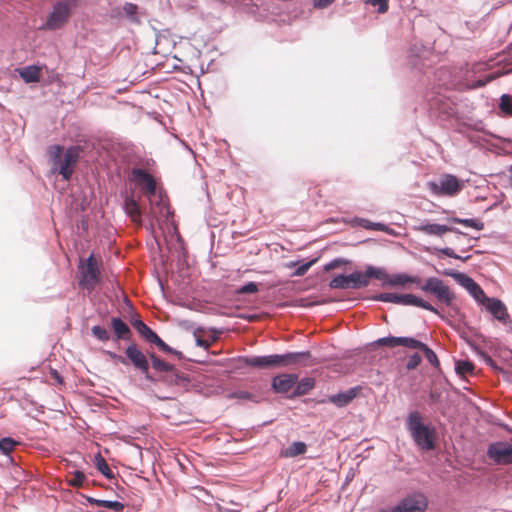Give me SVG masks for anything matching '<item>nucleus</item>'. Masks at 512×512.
<instances>
[{
    "label": "nucleus",
    "mask_w": 512,
    "mask_h": 512,
    "mask_svg": "<svg viewBox=\"0 0 512 512\" xmlns=\"http://www.w3.org/2000/svg\"><path fill=\"white\" fill-rule=\"evenodd\" d=\"M501 75L502 74L500 72L490 73V74L486 75L483 79H479V80L469 84L468 87L471 88V89H476V88L483 87L487 83L497 79Z\"/></svg>",
    "instance_id": "c85d7f7f"
},
{
    "label": "nucleus",
    "mask_w": 512,
    "mask_h": 512,
    "mask_svg": "<svg viewBox=\"0 0 512 512\" xmlns=\"http://www.w3.org/2000/svg\"><path fill=\"white\" fill-rule=\"evenodd\" d=\"M78 6V0H59L48 14L41 27L44 30L55 31L63 28L70 20L73 10Z\"/></svg>",
    "instance_id": "39448f33"
},
{
    "label": "nucleus",
    "mask_w": 512,
    "mask_h": 512,
    "mask_svg": "<svg viewBox=\"0 0 512 512\" xmlns=\"http://www.w3.org/2000/svg\"><path fill=\"white\" fill-rule=\"evenodd\" d=\"M374 271L380 272L379 276H381V277H374V278L378 279V280L384 281L383 285H387V286H390V287H396V286L404 287L408 283L419 284L421 282V279L419 277L409 276L407 274H393V275H389L382 268L374 267Z\"/></svg>",
    "instance_id": "4468645a"
},
{
    "label": "nucleus",
    "mask_w": 512,
    "mask_h": 512,
    "mask_svg": "<svg viewBox=\"0 0 512 512\" xmlns=\"http://www.w3.org/2000/svg\"><path fill=\"white\" fill-rule=\"evenodd\" d=\"M421 356L418 353L411 355L407 361L406 367L408 370L416 369L421 363Z\"/></svg>",
    "instance_id": "a18cd8bd"
},
{
    "label": "nucleus",
    "mask_w": 512,
    "mask_h": 512,
    "mask_svg": "<svg viewBox=\"0 0 512 512\" xmlns=\"http://www.w3.org/2000/svg\"><path fill=\"white\" fill-rule=\"evenodd\" d=\"M296 374H281L273 378L272 387L277 393L289 392L297 383Z\"/></svg>",
    "instance_id": "dca6fc26"
},
{
    "label": "nucleus",
    "mask_w": 512,
    "mask_h": 512,
    "mask_svg": "<svg viewBox=\"0 0 512 512\" xmlns=\"http://www.w3.org/2000/svg\"><path fill=\"white\" fill-rule=\"evenodd\" d=\"M366 3L378 8L379 13H385L388 10V0H366Z\"/></svg>",
    "instance_id": "79ce46f5"
},
{
    "label": "nucleus",
    "mask_w": 512,
    "mask_h": 512,
    "mask_svg": "<svg viewBox=\"0 0 512 512\" xmlns=\"http://www.w3.org/2000/svg\"><path fill=\"white\" fill-rule=\"evenodd\" d=\"M434 251H436L438 253H442V254L450 257V258L460 259L462 261H467L471 257L469 255L465 256V257H462V256L456 254L454 252V250L452 248H449V247H445V248H441V249L434 248Z\"/></svg>",
    "instance_id": "ea45409f"
},
{
    "label": "nucleus",
    "mask_w": 512,
    "mask_h": 512,
    "mask_svg": "<svg viewBox=\"0 0 512 512\" xmlns=\"http://www.w3.org/2000/svg\"><path fill=\"white\" fill-rule=\"evenodd\" d=\"M86 481V476L81 471H74L72 473V478L68 480V484L75 488H81L84 486Z\"/></svg>",
    "instance_id": "c756f323"
},
{
    "label": "nucleus",
    "mask_w": 512,
    "mask_h": 512,
    "mask_svg": "<svg viewBox=\"0 0 512 512\" xmlns=\"http://www.w3.org/2000/svg\"><path fill=\"white\" fill-rule=\"evenodd\" d=\"M100 261L91 254L87 259H81L78 265L79 281L78 285L81 289L88 292L93 291L101 280V271L99 268Z\"/></svg>",
    "instance_id": "0eeeda50"
},
{
    "label": "nucleus",
    "mask_w": 512,
    "mask_h": 512,
    "mask_svg": "<svg viewBox=\"0 0 512 512\" xmlns=\"http://www.w3.org/2000/svg\"><path fill=\"white\" fill-rule=\"evenodd\" d=\"M125 358L128 364L131 363L135 369L145 374L147 379H151L149 372V362L146 355L139 349L137 344L132 343L125 349Z\"/></svg>",
    "instance_id": "9b49d317"
},
{
    "label": "nucleus",
    "mask_w": 512,
    "mask_h": 512,
    "mask_svg": "<svg viewBox=\"0 0 512 512\" xmlns=\"http://www.w3.org/2000/svg\"><path fill=\"white\" fill-rule=\"evenodd\" d=\"M149 357L151 359L153 369L159 372L170 373L171 377L179 378L178 371L174 365L160 359L155 353H150Z\"/></svg>",
    "instance_id": "aec40b11"
},
{
    "label": "nucleus",
    "mask_w": 512,
    "mask_h": 512,
    "mask_svg": "<svg viewBox=\"0 0 512 512\" xmlns=\"http://www.w3.org/2000/svg\"><path fill=\"white\" fill-rule=\"evenodd\" d=\"M106 354L110 357V359L116 361V362H119L123 365H128V361L126 360V358L124 356H121L119 354H116L114 352H111V351H106Z\"/></svg>",
    "instance_id": "09e8293b"
},
{
    "label": "nucleus",
    "mask_w": 512,
    "mask_h": 512,
    "mask_svg": "<svg viewBox=\"0 0 512 512\" xmlns=\"http://www.w3.org/2000/svg\"><path fill=\"white\" fill-rule=\"evenodd\" d=\"M317 261V259H313L301 266H299L293 273V276H297V277H300V276H303L307 273V271L310 269V267L315 264Z\"/></svg>",
    "instance_id": "49530a36"
},
{
    "label": "nucleus",
    "mask_w": 512,
    "mask_h": 512,
    "mask_svg": "<svg viewBox=\"0 0 512 512\" xmlns=\"http://www.w3.org/2000/svg\"><path fill=\"white\" fill-rule=\"evenodd\" d=\"M95 503L99 507H104L114 511H122L124 508V504L119 501L95 500Z\"/></svg>",
    "instance_id": "7c9ffc66"
},
{
    "label": "nucleus",
    "mask_w": 512,
    "mask_h": 512,
    "mask_svg": "<svg viewBox=\"0 0 512 512\" xmlns=\"http://www.w3.org/2000/svg\"><path fill=\"white\" fill-rule=\"evenodd\" d=\"M509 183H510V186L512 187V175L509 177Z\"/></svg>",
    "instance_id": "bf43d9fd"
},
{
    "label": "nucleus",
    "mask_w": 512,
    "mask_h": 512,
    "mask_svg": "<svg viewBox=\"0 0 512 512\" xmlns=\"http://www.w3.org/2000/svg\"><path fill=\"white\" fill-rule=\"evenodd\" d=\"M359 388H351L345 392L332 395L330 401L339 407L348 405L359 393Z\"/></svg>",
    "instance_id": "412c9836"
},
{
    "label": "nucleus",
    "mask_w": 512,
    "mask_h": 512,
    "mask_svg": "<svg viewBox=\"0 0 512 512\" xmlns=\"http://www.w3.org/2000/svg\"><path fill=\"white\" fill-rule=\"evenodd\" d=\"M50 375L58 384H63V378L56 369H51Z\"/></svg>",
    "instance_id": "864d4df0"
},
{
    "label": "nucleus",
    "mask_w": 512,
    "mask_h": 512,
    "mask_svg": "<svg viewBox=\"0 0 512 512\" xmlns=\"http://www.w3.org/2000/svg\"><path fill=\"white\" fill-rule=\"evenodd\" d=\"M196 344H197V346L203 347L205 349H208L211 346V342H209L208 340L202 339L200 337L196 338Z\"/></svg>",
    "instance_id": "5fc2aeb1"
},
{
    "label": "nucleus",
    "mask_w": 512,
    "mask_h": 512,
    "mask_svg": "<svg viewBox=\"0 0 512 512\" xmlns=\"http://www.w3.org/2000/svg\"><path fill=\"white\" fill-rule=\"evenodd\" d=\"M425 344L411 337H400V346L421 350Z\"/></svg>",
    "instance_id": "473e14b6"
},
{
    "label": "nucleus",
    "mask_w": 512,
    "mask_h": 512,
    "mask_svg": "<svg viewBox=\"0 0 512 512\" xmlns=\"http://www.w3.org/2000/svg\"><path fill=\"white\" fill-rule=\"evenodd\" d=\"M473 370L474 365L469 361H458L456 363V371L460 375L471 374Z\"/></svg>",
    "instance_id": "e433bc0d"
},
{
    "label": "nucleus",
    "mask_w": 512,
    "mask_h": 512,
    "mask_svg": "<svg viewBox=\"0 0 512 512\" xmlns=\"http://www.w3.org/2000/svg\"><path fill=\"white\" fill-rule=\"evenodd\" d=\"M111 327L118 340H130L132 332L129 326L120 318L113 317L111 319Z\"/></svg>",
    "instance_id": "6ab92c4d"
},
{
    "label": "nucleus",
    "mask_w": 512,
    "mask_h": 512,
    "mask_svg": "<svg viewBox=\"0 0 512 512\" xmlns=\"http://www.w3.org/2000/svg\"><path fill=\"white\" fill-rule=\"evenodd\" d=\"M307 446L304 442H294L285 451L286 457H296L306 452Z\"/></svg>",
    "instance_id": "bb28decb"
},
{
    "label": "nucleus",
    "mask_w": 512,
    "mask_h": 512,
    "mask_svg": "<svg viewBox=\"0 0 512 512\" xmlns=\"http://www.w3.org/2000/svg\"><path fill=\"white\" fill-rule=\"evenodd\" d=\"M124 210L134 223L138 225L141 224V210L136 200L132 197H127L124 204Z\"/></svg>",
    "instance_id": "4be33fe9"
},
{
    "label": "nucleus",
    "mask_w": 512,
    "mask_h": 512,
    "mask_svg": "<svg viewBox=\"0 0 512 512\" xmlns=\"http://www.w3.org/2000/svg\"><path fill=\"white\" fill-rule=\"evenodd\" d=\"M427 506L428 500L422 493L408 495L396 505L399 512H424Z\"/></svg>",
    "instance_id": "ddd939ff"
},
{
    "label": "nucleus",
    "mask_w": 512,
    "mask_h": 512,
    "mask_svg": "<svg viewBox=\"0 0 512 512\" xmlns=\"http://www.w3.org/2000/svg\"><path fill=\"white\" fill-rule=\"evenodd\" d=\"M335 0H314V7L323 9L331 5Z\"/></svg>",
    "instance_id": "3c124183"
},
{
    "label": "nucleus",
    "mask_w": 512,
    "mask_h": 512,
    "mask_svg": "<svg viewBox=\"0 0 512 512\" xmlns=\"http://www.w3.org/2000/svg\"><path fill=\"white\" fill-rule=\"evenodd\" d=\"M381 512H399V510H397V507L394 506L391 509L382 510Z\"/></svg>",
    "instance_id": "6e6d98bb"
},
{
    "label": "nucleus",
    "mask_w": 512,
    "mask_h": 512,
    "mask_svg": "<svg viewBox=\"0 0 512 512\" xmlns=\"http://www.w3.org/2000/svg\"><path fill=\"white\" fill-rule=\"evenodd\" d=\"M380 272L374 271L373 266H368L366 271L354 272L350 275H338L334 277L329 286L333 289H360L367 287L370 283V279L373 277H380Z\"/></svg>",
    "instance_id": "423d86ee"
},
{
    "label": "nucleus",
    "mask_w": 512,
    "mask_h": 512,
    "mask_svg": "<svg viewBox=\"0 0 512 512\" xmlns=\"http://www.w3.org/2000/svg\"><path fill=\"white\" fill-rule=\"evenodd\" d=\"M374 299L381 302L400 304L401 295L396 293H381L377 295Z\"/></svg>",
    "instance_id": "f704fd0d"
},
{
    "label": "nucleus",
    "mask_w": 512,
    "mask_h": 512,
    "mask_svg": "<svg viewBox=\"0 0 512 512\" xmlns=\"http://www.w3.org/2000/svg\"><path fill=\"white\" fill-rule=\"evenodd\" d=\"M130 180L140 189L143 195L148 198L151 205L149 214L152 219L159 222L156 208L159 209V214L165 219L170 217L172 214L170 207L162 195H159V201H157L154 206L153 198L156 196L157 184L152 174L142 168H133L131 170Z\"/></svg>",
    "instance_id": "f257e3e1"
},
{
    "label": "nucleus",
    "mask_w": 512,
    "mask_h": 512,
    "mask_svg": "<svg viewBox=\"0 0 512 512\" xmlns=\"http://www.w3.org/2000/svg\"><path fill=\"white\" fill-rule=\"evenodd\" d=\"M400 304L406 305V306H408V305L417 306V307L423 308L425 310H429L435 314H439V311L434 306H432L429 302H427L413 294L401 295Z\"/></svg>",
    "instance_id": "a211bd4d"
},
{
    "label": "nucleus",
    "mask_w": 512,
    "mask_h": 512,
    "mask_svg": "<svg viewBox=\"0 0 512 512\" xmlns=\"http://www.w3.org/2000/svg\"><path fill=\"white\" fill-rule=\"evenodd\" d=\"M450 223L462 224L467 227L474 228L476 230H483L484 223L478 219H462L458 217H451L448 219Z\"/></svg>",
    "instance_id": "a878e982"
},
{
    "label": "nucleus",
    "mask_w": 512,
    "mask_h": 512,
    "mask_svg": "<svg viewBox=\"0 0 512 512\" xmlns=\"http://www.w3.org/2000/svg\"><path fill=\"white\" fill-rule=\"evenodd\" d=\"M432 192L439 196H454L462 189V184L456 176L445 174L437 182L429 184Z\"/></svg>",
    "instance_id": "1a4fd4ad"
},
{
    "label": "nucleus",
    "mask_w": 512,
    "mask_h": 512,
    "mask_svg": "<svg viewBox=\"0 0 512 512\" xmlns=\"http://www.w3.org/2000/svg\"><path fill=\"white\" fill-rule=\"evenodd\" d=\"M487 455L496 464H512V444L506 442H494L489 445Z\"/></svg>",
    "instance_id": "f8f14e48"
},
{
    "label": "nucleus",
    "mask_w": 512,
    "mask_h": 512,
    "mask_svg": "<svg viewBox=\"0 0 512 512\" xmlns=\"http://www.w3.org/2000/svg\"><path fill=\"white\" fill-rule=\"evenodd\" d=\"M19 74L26 83H35L40 79V68L37 66H27L20 69Z\"/></svg>",
    "instance_id": "b1692460"
},
{
    "label": "nucleus",
    "mask_w": 512,
    "mask_h": 512,
    "mask_svg": "<svg viewBox=\"0 0 512 512\" xmlns=\"http://www.w3.org/2000/svg\"><path fill=\"white\" fill-rule=\"evenodd\" d=\"M486 309L499 321L507 323L509 314L504 303L495 298H488L485 300Z\"/></svg>",
    "instance_id": "f3484780"
},
{
    "label": "nucleus",
    "mask_w": 512,
    "mask_h": 512,
    "mask_svg": "<svg viewBox=\"0 0 512 512\" xmlns=\"http://www.w3.org/2000/svg\"><path fill=\"white\" fill-rule=\"evenodd\" d=\"M91 332L94 337H96L100 341H108L110 339L109 332L106 328L96 325L91 328Z\"/></svg>",
    "instance_id": "72a5a7b5"
},
{
    "label": "nucleus",
    "mask_w": 512,
    "mask_h": 512,
    "mask_svg": "<svg viewBox=\"0 0 512 512\" xmlns=\"http://www.w3.org/2000/svg\"><path fill=\"white\" fill-rule=\"evenodd\" d=\"M82 152L83 150L80 146H71L64 151L63 146L52 145L47 150L55 170L58 171L64 180H69L72 177Z\"/></svg>",
    "instance_id": "f03ea898"
},
{
    "label": "nucleus",
    "mask_w": 512,
    "mask_h": 512,
    "mask_svg": "<svg viewBox=\"0 0 512 512\" xmlns=\"http://www.w3.org/2000/svg\"><path fill=\"white\" fill-rule=\"evenodd\" d=\"M407 425L419 448L427 451L435 448V432L422 422L419 412L414 411L408 415Z\"/></svg>",
    "instance_id": "20e7f679"
},
{
    "label": "nucleus",
    "mask_w": 512,
    "mask_h": 512,
    "mask_svg": "<svg viewBox=\"0 0 512 512\" xmlns=\"http://www.w3.org/2000/svg\"><path fill=\"white\" fill-rule=\"evenodd\" d=\"M348 263H349V261L346 260V259L336 258V259L332 260L331 262L327 263L324 266V270L328 272V271H331L333 269H336V268H339L341 266H344V265H346Z\"/></svg>",
    "instance_id": "37998d69"
},
{
    "label": "nucleus",
    "mask_w": 512,
    "mask_h": 512,
    "mask_svg": "<svg viewBox=\"0 0 512 512\" xmlns=\"http://www.w3.org/2000/svg\"><path fill=\"white\" fill-rule=\"evenodd\" d=\"M314 387V381L311 378L302 379L294 390V395L301 396L308 393Z\"/></svg>",
    "instance_id": "cd10ccee"
},
{
    "label": "nucleus",
    "mask_w": 512,
    "mask_h": 512,
    "mask_svg": "<svg viewBox=\"0 0 512 512\" xmlns=\"http://www.w3.org/2000/svg\"><path fill=\"white\" fill-rule=\"evenodd\" d=\"M421 290L436 296L439 302L450 306L455 299V294L444 282L436 277H430L425 284L421 286Z\"/></svg>",
    "instance_id": "6e6552de"
},
{
    "label": "nucleus",
    "mask_w": 512,
    "mask_h": 512,
    "mask_svg": "<svg viewBox=\"0 0 512 512\" xmlns=\"http://www.w3.org/2000/svg\"><path fill=\"white\" fill-rule=\"evenodd\" d=\"M365 224H363V226L365 228H370V229H373V230H377V231H383L384 230V225L381 224V223H371L369 221H364Z\"/></svg>",
    "instance_id": "603ef678"
},
{
    "label": "nucleus",
    "mask_w": 512,
    "mask_h": 512,
    "mask_svg": "<svg viewBox=\"0 0 512 512\" xmlns=\"http://www.w3.org/2000/svg\"><path fill=\"white\" fill-rule=\"evenodd\" d=\"M413 230L424 235L434 236L438 238H442L446 233L449 232H455L456 239L458 240H463L467 238V234H464L459 230L454 229L453 227L442 224L430 223L428 221L420 222L417 225H414Z\"/></svg>",
    "instance_id": "9d476101"
},
{
    "label": "nucleus",
    "mask_w": 512,
    "mask_h": 512,
    "mask_svg": "<svg viewBox=\"0 0 512 512\" xmlns=\"http://www.w3.org/2000/svg\"><path fill=\"white\" fill-rule=\"evenodd\" d=\"M258 285L254 282H249L237 290L238 294H252L258 292Z\"/></svg>",
    "instance_id": "c03bdc74"
},
{
    "label": "nucleus",
    "mask_w": 512,
    "mask_h": 512,
    "mask_svg": "<svg viewBox=\"0 0 512 512\" xmlns=\"http://www.w3.org/2000/svg\"><path fill=\"white\" fill-rule=\"evenodd\" d=\"M138 10V6L133 3H125L123 6V11L126 14V16L133 22H137L138 19L136 17Z\"/></svg>",
    "instance_id": "4c0bfd02"
},
{
    "label": "nucleus",
    "mask_w": 512,
    "mask_h": 512,
    "mask_svg": "<svg viewBox=\"0 0 512 512\" xmlns=\"http://www.w3.org/2000/svg\"><path fill=\"white\" fill-rule=\"evenodd\" d=\"M443 275L451 276L456 280H459L462 283V285H464L469 290V292L477 301L484 303L485 300L487 299V296L485 295L482 288L471 277L459 272H454L452 270L443 271Z\"/></svg>",
    "instance_id": "2eb2a0df"
},
{
    "label": "nucleus",
    "mask_w": 512,
    "mask_h": 512,
    "mask_svg": "<svg viewBox=\"0 0 512 512\" xmlns=\"http://www.w3.org/2000/svg\"><path fill=\"white\" fill-rule=\"evenodd\" d=\"M97 470L108 479L114 478V474L101 454H97L94 460Z\"/></svg>",
    "instance_id": "393cba45"
},
{
    "label": "nucleus",
    "mask_w": 512,
    "mask_h": 512,
    "mask_svg": "<svg viewBox=\"0 0 512 512\" xmlns=\"http://www.w3.org/2000/svg\"><path fill=\"white\" fill-rule=\"evenodd\" d=\"M164 381L169 382V383H171V384H172V383H176V380H174V379H168V378H165V379H164Z\"/></svg>",
    "instance_id": "4d7b16f0"
},
{
    "label": "nucleus",
    "mask_w": 512,
    "mask_h": 512,
    "mask_svg": "<svg viewBox=\"0 0 512 512\" xmlns=\"http://www.w3.org/2000/svg\"><path fill=\"white\" fill-rule=\"evenodd\" d=\"M510 172H512V165L510 166Z\"/></svg>",
    "instance_id": "052dcab7"
},
{
    "label": "nucleus",
    "mask_w": 512,
    "mask_h": 512,
    "mask_svg": "<svg viewBox=\"0 0 512 512\" xmlns=\"http://www.w3.org/2000/svg\"><path fill=\"white\" fill-rule=\"evenodd\" d=\"M488 69V64L484 62L476 63L472 66L473 73H481Z\"/></svg>",
    "instance_id": "8fccbe9b"
},
{
    "label": "nucleus",
    "mask_w": 512,
    "mask_h": 512,
    "mask_svg": "<svg viewBox=\"0 0 512 512\" xmlns=\"http://www.w3.org/2000/svg\"><path fill=\"white\" fill-rule=\"evenodd\" d=\"M16 445L18 442L10 437L0 439V450L6 455L12 452Z\"/></svg>",
    "instance_id": "2f4dec72"
},
{
    "label": "nucleus",
    "mask_w": 512,
    "mask_h": 512,
    "mask_svg": "<svg viewBox=\"0 0 512 512\" xmlns=\"http://www.w3.org/2000/svg\"><path fill=\"white\" fill-rule=\"evenodd\" d=\"M500 109L506 115L512 116V96L507 94L501 96Z\"/></svg>",
    "instance_id": "c9c22d12"
},
{
    "label": "nucleus",
    "mask_w": 512,
    "mask_h": 512,
    "mask_svg": "<svg viewBox=\"0 0 512 512\" xmlns=\"http://www.w3.org/2000/svg\"><path fill=\"white\" fill-rule=\"evenodd\" d=\"M132 326L136 331L148 342L154 343L159 337L150 327H148L142 320L135 319L132 321Z\"/></svg>",
    "instance_id": "5701e85b"
},
{
    "label": "nucleus",
    "mask_w": 512,
    "mask_h": 512,
    "mask_svg": "<svg viewBox=\"0 0 512 512\" xmlns=\"http://www.w3.org/2000/svg\"><path fill=\"white\" fill-rule=\"evenodd\" d=\"M310 357V352H292L284 355H267V356H252L245 357L243 362L247 366L266 369L274 367H283L289 364L299 363Z\"/></svg>",
    "instance_id": "7ed1b4c3"
},
{
    "label": "nucleus",
    "mask_w": 512,
    "mask_h": 512,
    "mask_svg": "<svg viewBox=\"0 0 512 512\" xmlns=\"http://www.w3.org/2000/svg\"><path fill=\"white\" fill-rule=\"evenodd\" d=\"M421 351L424 353L425 358L428 360L429 363H431L434 366L439 365L436 353L432 349H430L426 344L423 346Z\"/></svg>",
    "instance_id": "a19ab883"
},
{
    "label": "nucleus",
    "mask_w": 512,
    "mask_h": 512,
    "mask_svg": "<svg viewBox=\"0 0 512 512\" xmlns=\"http://www.w3.org/2000/svg\"><path fill=\"white\" fill-rule=\"evenodd\" d=\"M155 344L157 347H159V349H161L162 351L166 352V353H176L169 345H167L160 337H158L156 339V341L153 343Z\"/></svg>",
    "instance_id": "de8ad7c7"
},
{
    "label": "nucleus",
    "mask_w": 512,
    "mask_h": 512,
    "mask_svg": "<svg viewBox=\"0 0 512 512\" xmlns=\"http://www.w3.org/2000/svg\"><path fill=\"white\" fill-rule=\"evenodd\" d=\"M472 246L470 244L467 245L465 249H462V251H468Z\"/></svg>",
    "instance_id": "13d9d810"
},
{
    "label": "nucleus",
    "mask_w": 512,
    "mask_h": 512,
    "mask_svg": "<svg viewBox=\"0 0 512 512\" xmlns=\"http://www.w3.org/2000/svg\"><path fill=\"white\" fill-rule=\"evenodd\" d=\"M378 346L396 347L400 346V337H384L375 342Z\"/></svg>",
    "instance_id": "58836bf2"
}]
</instances>
